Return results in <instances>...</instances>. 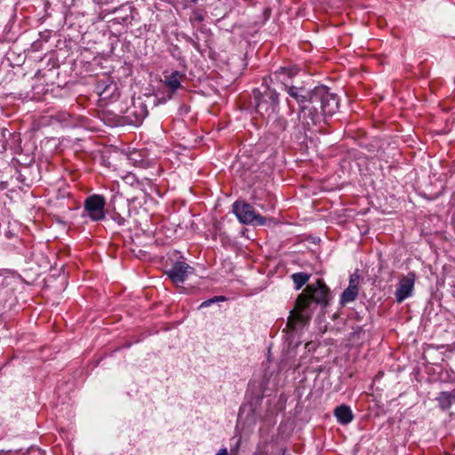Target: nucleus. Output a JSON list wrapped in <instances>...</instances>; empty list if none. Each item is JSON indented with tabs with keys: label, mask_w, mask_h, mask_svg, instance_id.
Segmentation results:
<instances>
[{
	"label": "nucleus",
	"mask_w": 455,
	"mask_h": 455,
	"mask_svg": "<svg viewBox=\"0 0 455 455\" xmlns=\"http://www.w3.org/2000/svg\"><path fill=\"white\" fill-rule=\"evenodd\" d=\"M330 300V289L321 279L308 284L297 299L291 311L286 327L291 333L301 331L309 322L316 305L326 307Z\"/></svg>",
	"instance_id": "1"
},
{
	"label": "nucleus",
	"mask_w": 455,
	"mask_h": 455,
	"mask_svg": "<svg viewBox=\"0 0 455 455\" xmlns=\"http://www.w3.org/2000/svg\"><path fill=\"white\" fill-rule=\"evenodd\" d=\"M282 84L289 97L298 105V120L301 122L303 128L307 129L310 124L319 123L321 115L318 108L315 106V88L290 84L288 81H282Z\"/></svg>",
	"instance_id": "2"
},
{
	"label": "nucleus",
	"mask_w": 455,
	"mask_h": 455,
	"mask_svg": "<svg viewBox=\"0 0 455 455\" xmlns=\"http://www.w3.org/2000/svg\"><path fill=\"white\" fill-rule=\"evenodd\" d=\"M262 88L252 91V100L255 111L262 117L270 118L279 111V93L271 89L267 84V78H263Z\"/></svg>",
	"instance_id": "3"
},
{
	"label": "nucleus",
	"mask_w": 455,
	"mask_h": 455,
	"mask_svg": "<svg viewBox=\"0 0 455 455\" xmlns=\"http://www.w3.org/2000/svg\"><path fill=\"white\" fill-rule=\"evenodd\" d=\"M315 106L318 108V111L322 116H333L339 107V100L335 93L330 92L325 85H318L315 87Z\"/></svg>",
	"instance_id": "4"
},
{
	"label": "nucleus",
	"mask_w": 455,
	"mask_h": 455,
	"mask_svg": "<svg viewBox=\"0 0 455 455\" xmlns=\"http://www.w3.org/2000/svg\"><path fill=\"white\" fill-rule=\"evenodd\" d=\"M233 212L243 224L264 226L266 219L257 213L253 207L245 202L236 201L233 204Z\"/></svg>",
	"instance_id": "5"
},
{
	"label": "nucleus",
	"mask_w": 455,
	"mask_h": 455,
	"mask_svg": "<svg viewBox=\"0 0 455 455\" xmlns=\"http://www.w3.org/2000/svg\"><path fill=\"white\" fill-rule=\"evenodd\" d=\"M106 199L100 195H92L84 200L83 216L89 217L92 221H100L106 218Z\"/></svg>",
	"instance_id": "6"
},
{
	"label": "nucleus",
	"mask_w": 455,
	"mask_h": 455,
	"mask_svg": "<svg viewBox=\"0 0 455 455\" xmlns=\"http://www.w3.org/2000/svg\"><path fill=\"white\" fill-rule=\"evenodd\" d=\"M96 91L100 96V100L106 103L108 101H115L120 96L117 84L108 77H105L98 81Z\"/></svg>",
	"instance_id": "7"
},
{
	"label": "nucleus",
	"mask_w": 455,
	"mask_h": 455,
	"mask_svg": "<svg viewBox=\"0 0 455 455\" xmlns=\"http://www.w3.org/2000/svg\"><path fill=\"white\" fill-rule=\"evenodd\" d=\"M415 281L416 274L414 272H409L399 280L395 292V301L397 303H402L403 300L412 296Z\"/></svg>",
	"instance_id": "8"
},
{
	"label": "nucleus",
	"mask_w": 455,
	"mask_h": 455,
	"mask_svg": "<svg viewBox=\"0 0 455 455\" xmlns=\"http://www.w3.org/2000/svg\"><path fill=\"white\" fill-rule=\"evenodd\" d=\"M193 267L184 261H176L165 273L172 283H183L189 275L194 273Z\"/></svg>",
	"instance_id": "9"
},
{
	"label": "nucleus",
	"mask_w": 455,
	"mask_h": 455,
	"mask_svg": "<svg viewBox=\"0 0 455 455\" xmlns=\"http://www.w3.org/2000/svg\"><path fill=\"white\" fill-rule=\"evenodd\" d=\"M147 106L140 100L133 102L125 112V119L130 124L139 126L142 124L143 120L148 116Z\"/></svg>",
	"instance_id": "10"
},
{
	"label": "nucleus",
	"mask_w": 455,
	"mask_h": 455,
	"mask_svg": "<svg viewBox=\"0 0 455 455\" xmlns=\"http://www.w3.org/2000/svg\"><path fill=\"white\" fill-rule=\"evenodd\" d=\"M359 282L360 275L357 272H355L350 275L348 286L343 291L340 295L339 304L341 306H346L353 301H355L359 293Z\"/></svg>",
	"instance_id": "11"
},
{
	"label": "nucleus",
	"mask_w": 455,
	"mask_h": 455,
	"mask_svg": "<svg viewBox=\"0 0 455 455\" xmlns=\"http://www.w3.org/2000/svg\"><path fill=\"white\" fill-rule=\"evenodd\" d=\"M183 76L184 75L178 70H174L170 74L167 72L164 73V79L163 83L170 89V92L163 99L162 102L171 100L172 95L181 87Z\"/></svg>",
	"instance_id": "12"
},
{
	"label": "nucleus",
	"mask_w": 455,
	"mask_h": 455,
	"mask_svg": "<svg viewBox=\"0 0 455 455\" xmlns=\"http://www.w3.org/2000/svg\"><path fill=\"white\" fill-rule=\"evenodd\" d=\"M334 416L336 417L338 422L342 425H347L354 419V415L350 407L346 404L336 407L334 410Z\"/></svg>",
	"instance_id": "13"
},
{
	"label": "nucleus",
	"mask_w": 455,
	"mask_h": 455,
	"mask_svg": "<svg viewBox=\"0 0 455 455\" xmlns=\"http://www.w3.org/2000/svg\"><path fill=\"white\" fill-rule=\"evenodd\" d=\"M454 400V392L443 391L436 397V401L438 402L440 408L443 411L449 410Z\"/></svg>",
	"instance_id": "14"
},
{
	"label": "nucleus",
	"mask_w": 455,
	"mask_h": 455,
	"mask_svg": "<svg viewBox=\"0 0 455 455\" xmlns=\"http://www.w3.org/2000/svg\"><path fill=\"white\" fill-rule=\"evenodd\" d=\"M311 275L305 272L294 273L291 275V280L294 283L295 290H299L305 285L309 280Z\"/></svg>",
	"instance_id": "15"
},
{
	"label": "nucleus",
	"mask_w": 455,
	"mask_h": 455,
	"mask_svg": "<svg viewBox=\"0 0 455 455\" xmlns=\"http://www.w3.org/2000/svg\"><path fill=\"white\" fill-rule=\"evenodd\" d=\"M299 68L292 67V68H280L278 71L275 73V76H284L288 79L292 78L298 74Z\"/></svg>",
	"instance_id": "16"
},
{
	"label": "nucleus",
	"mask_w": 455,
	"mask_h": 455,
	"mask_svg": "<svg viewBox=\"0 0 455 455\" xmlns=\"http://www.w3.org/2000/svg\"><path fill=\"white\" fill-rule=\"evenodd\" d=\"M52 119L63 125H68L70 115L67 112H60L54 115Z\"/></svg>",
	"instance_id": "17"
},
{
	"label": "nucleus",
	"mask_w": 455,
	"mask_h": 455,
	"mask_svg": "<svg viewBox=\"0 0 455 455\" xmlns=\"http://www.w3.org/2000/svg\"><path fill=\"white\" fill-rule=\"evenodd\" d=\"M226 300H227V298L225 296H215L212 299L203 301L200 304L199 308L208 307L212 306L213 303L220 302V301H226Z\"/></svg>",
	"instance_id": "18"
},
{
	"label": "nucleus",
	"mask_w": 455,
	"mask_h": 455,
	"mask_svg": "<svg viewBox=\"0 0 455 455\" xmlns=\"http://www.w3.org/2000/svg\"><path fill=\"white\" fill-rule=\"evenodd\" d=\"M275 125L279 132H283L287 127V121L283 116L276 117L275 119Z\"/></svg>",
	"instance_id": "19"
},
{
	"label": "nucleus",
	"mask_w": 455,
	"mask_h": 455,
	"mask_svg": "<svg viewBox=\"0 0 455 455\" xmlns=\"http://www.w3.org/2000/svg\"><path fill=\"white\" fill-rule=\"evenodd\" d=\"M23 455H44L41 450L38 449H30L27 453Z\"/></svg>",
	"instance_id": "20"
},
{
	"label": "nucleus",
	"mask_w": 455,
	"mask_h": 455,
	"mask_svg": "<svg viewBox=\"0 0 455 455\" xmlns=\"http://www.w3.org/2000/svg\"><path fill=\"white\" fill-rule=\"evenodd\" d=\"M216 455H228L227 448L220 449Z\"/></svg>",
	"instance_id": "21"
},
{
	"label": "nucleus",
	"mask_w": 455,
	"mask_h": 455,
	"mask_svg": "<svg viewBox=\"0 0 455 455\" xmlns=\"http://www.w3.org/2000/svg\"><path fill=\"white\" fill-rule=\"evenodd\" d=\"M287 105H288L291 112L293 113L295 111V109H294V106L292 105L291 100L290 99H287Z\"/></svg>",
	"instance_id": "22"
},
{
	"label": "nucleus",
	"mask_w": 455,
	"mask_h": 455,
	"mask_svg": "<svg viewBox=\"0 0 455 455\" xmlns=\"http://www.w3.org/2000/svg\"><path fill=\"white\" fill-rule=\"evenodd\" d=\"M196 19L199 20V21H202L204 20V17L201 15V14H196Z\"/></svg>",
	"instance_id": "23"
},
{
	"label": "nucleus",
	"mask_w": 455,
	"mask_h": 455,
	"mask_svg": "<svg viewBox=\"0 0 455 455\" xmlns=\"http://www.w3.org/2000/svg\"><path fill=\"white\" fill-rule=\"evenodd\" d=\"M239 446H240V439L237 441L235 449L237 451L239 449Z\"/></svg>",
	"instance_id": "24"
},
{
	"label": "nucleus",
	"mask_w": 455,
	"mask_h": 455,
	"mask_svg": "<svg viewBox=\"0 0 455 455\" xmlns=\"http://www.w3.org/2000/svg\"><path fill=\"white\" fill-rule=\"evenodd\" d=\"M282 455H291V453H289L286 450H283Z\"/></svg>",
	"instance_id": "25"
},
{
	"label": "nucleus",
	"mask_w": 455,
	"mask_h": 455,
	"mask_svg": "<svg viewBox=\"0 0 455 455\" xmlns=\"http://www.w3.org/2000/svg\"><path fill=\"white\" fill-rule=\"evenodd\" d=\"M309 345H310V343H307V344H306V347H309Z\"/></svg>",
	"instance_id": "26"
},
{
	"label": "nucleus",
	"mask_w": 455,
	"mask_h": 455,
	"mask_svg": "<svg viewBox=\"0 0 455 455\" xmlns=\"http://www.w3.org/2000/svg\"><path fill=\"white\" fill-rule=\"evenodd\" d=\"M192 2L196 3V2H197V0H192Z\"/></svg>",
	"instance_id": "27"
}]
</instances>
